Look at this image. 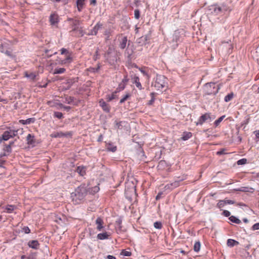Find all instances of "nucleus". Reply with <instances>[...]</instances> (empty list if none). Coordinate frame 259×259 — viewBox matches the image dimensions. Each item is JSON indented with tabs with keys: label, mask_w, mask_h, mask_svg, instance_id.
Returning <instances> with one entry per match:
<instances>
[{
	"label": "nucleus",
	"mask_w": 259,
	"mask_h": 259,
	"mask_svg": "<svg viewBox=\"0 0 259 259\" xmlns=\"http://www.w3.org/2000/svg\"><path fill=\"white\" fill-rule=\"evenodd\" d=\"M208 14L217 15H227L228 12H230L231 9L225 4H223L221 6L217 5H212L209 7Z\"/></svg>",
	"instance_id": "1"
},
{
	"label": "nucleus",
	"mask_w": 259,
	"mask_h": 259,
	"mask_svg": "<svg viewBox=\"0 0 259 259\" xmlns=\"http://www.w3.org/2000/svg\"><path fill=\"white\" fill-rule=\"evenodd\" d=\"M125 194L129 200H132L133 197L136 196V186L133 183L130 182L126 183Z\"/></svg>",
	"instance_id": "2"
},
{
	"label": "nucleus",
	"mask_w": 259,
	"mask_h": 259,
	"mask_svg": "<svg viewBox=\"0 0 259 259\" xmlns=\"http://www.w3.org/2000/svg\"><path fill=\"white\" fill-rule=\"evenodd\" d=\"M215 118L214 116H211L210 113H205L201 115L198 121L196 122V125L200 124L202 125L204 122L208 121L210 122Z\"/></svg>",
	"instance_id": "3"
},
{
	"label": "nucleus",
	"mask_w": 259,
	"mask_h": 259,
	"mask_svg": "<svg viewBox=\"0 0 259 259\" xmlns=\"http://www.w3.org/2000/svg\"><path fill=\"white\" fill-rule=\"evenodd\" d=\"M166 79L165 77L163 75H157L156 81H155V85L158 88H163L166 85Z\"/></svg>",
	"instance_id": "4"
},
{
	"label": "nucleus",
	"mask_w": 259,
	"mask_h": 259,
	"mask_svg": "<svg viewBox=\"0 0 259 259\" xmlns=\"http://www.w3.org/2000/svg\"><path fill=\"white\" fill-rule=\"evenodd\" d=\"M86 194V190L84 187H79L75 190L74 195L76 198L81 200Z\"/></svg>",
	"instance_id": "5"
},
{
	"label": "nucleus",
	"mask_w": 259,
	"mask_h": 259,
	"mask_svg": "<svg viewBox=\"0 0 259 259\" xmlns=\"http://www.w3.org/2000/svg\"><path fill=\"white\" fill-rule=\"evenodd\" d=\"M17 131L10 130L9 131H6L2 135L3 140L7 141L10 138L16 136Z\"/></svg>",
	"instance_id": "6"
},
{
	"label": "nucleus",
	"mask_w": 259,
	"mask_h": 259,
	"mask_svg": "<svg viewBox=\"0 0 259 259\" xmlns=\"http://www.w3.org/2000/svg\"><path fill=\"white\" fill-rule=\"evenodd\" d=\"M72 136V133L70 132H68L66 133H63L62 132H57L53 133L51 135V137L53 138H58V137H70Z\"/></svg>",
	"instance_id": "7"
},
{
	"label": "nucleus",
	"mask_w": 259,
	"mask_h": 259,
	"mask_svg": "<svg viewBox=\"0 0 259 259\" xmlns=\"http://www.w3.org/2000/svg\"><path fill=\"white\" fill-rule=\"evenodd\" d=\"M118 40L119 41V47L121 49H125L127 41V37L126 36L121 35L119 37Z\"/></svg>",
	"instance_id": "8"
},
{
	"label": "nucleus",
	"mask_w": 259,
	"mask_h": 259,
	"mask_svg": "<svg viewBox=\"0 0 259 259\" xmlns=\"http://www.w3.org/2000/svg\"><path fill=\"white\" fill-rule=\"evenodd\" d=\"M27 144L33 147L35 145L36 140L34 136L31 134H28L26 137Z\"/></svg>",
	"instance_id": "9"
},
{
	"label": "nucleus",
	"mask_w": 259,
	"mask_h": 259,
	"mask_svg": "<svg viewBox=\"0 0 259 259\" xmlns=\"http://www.w3.org/2000/svg\"><path fill=\"white\" fill-rule=\"evenodd\" d=\"M149 39V37L147 35L143 36L139 38H138L137 41V42L141 45H146L147 40Z\"/></svg>",
	"instance_id": "10"
},
{
	"label": "nucleus",
	"mask_w": 259,
	"mask_h": 259,
	"mask_svg": "<svg viewBox=\"0 0 259 259\" xmlns=\"http://www.w3.org/2000/svg\"><path fill=\"white\" fill-rule=\"evenodd\" d=\"M96 224L97 225V229L98 231H101V229L104 228V222L100 218H98L97 219V220H96Z\"/></svg>",
	"instance_id": "11"
},
{
	"label": "nucleus",
	"mask_w": 259,
	"mask_h": 259,
	"mask_svg": "<svg viewBox=\"0 0 259 259\" xmlns=\"http://www.w3.org/2000/svg\"><path fill=\"white\" fill-rule=\"evenodd\" d=\"M129 44L128 45L127 48L125 51V54L126 55L127 57L129 59L132 58V56L134 53V48L133 46L129 47Z\"/></svg>",
	"instance_id": "12"
},
{
	"label": "nucleus",
	"mask_w": 259,
	"mask_h": 259,
	"mask_svg": "<svg viewBox=\"0 0 259 259\" xmlns=\"http://www.w3.org/2000/svg\"><path fill=\"white\" fill-rule=\"evenodd\" d=\"M102 25L98 23L95 26L93 30H91V32L89 33V35H96L99 29L101 28Z\"/></svg>",
	"instance_id": "13"
},
{
	"label": "nucleus",
	"mask_w": 259,
	"mask_h": 259,
	"mask_svg": "<svg viewBox=\"0 0 259 259\" xmlns=\"http://www.w3.org/2000/svg\"><path fill=\"white\" fill-rule=\"evenodd\" d=\"M100 106H101L103 109L106 112H109L110 110L109 107L108 105L105 103L103 100H101L99 101Z\"/></svg>",
	"instance_id": "14"
},
{
	"label": "nucleus",
	"mask_w": 259,
	"mask_h": 259,
	"mask_svg": "<svg viewBox=\"0 0 259 259\" xmlns=\"http://www.w3.org/2000/svg\"><path fill=\"white\" fill-rule=\"evenodd\" d=\"M28 246L33 249H37L39 246V243L36 240H32L28 242Z\"/></svg>",
	"instance_id": "15"
},
{
	"label": "nucleus",
	"mask_w": 259,
	"mask_h": 259,
	"mask_svg": "<svg viewBox=\"0 0 259 259\" xmlns=\"http://www.w3.org/2000/svg\"><path fill=\"white\" fill-rule=\"evenodd\" d=\"M132 79L133 80V83H135L136 87L139 89L141 90L142 85L139 81V78L138 76H135L133 78H132Z\"/></svg>",
	"instance_id": "16"
},
{
	"label": "nucleus",
	"mask_w": 259,
	"mask_h": 259,
	"mask_svg": "<svg viewBox=\"0 0 259 259\" xmlns=\"http://www.w3.org/2000/svg\"><path fill=\"white\" fill-rule=\"evenodd\" d=\"M227 244L229 247H233L234 246L239 244V242L235 240L229 239L227 240Z\"/></svg>",
	"instance_id": "17"
},
{
	"label": "nucleus",
	"mask_w": 259,
	"mask_h": 259,
	"mask_svg": "<svg viewBox=\"0 0 259 259\" xmlns=\"http://www.w3.org/2000/svg\"><path fill=\"white\" fill-rule=\"evenodd\" d=\"M109 235L107 232L98 234L97 235L98 239L100 240H104L108 238Z\"/></svg>",
	"instance_id": "18"
},
{
	"label": "nucleus",
	"mask_w": 259,
	"mask_h": 259,
	"mask_svg": "<svg viewBox=\"0 0 259 259\" xmlns=\"http://www.w3.org/2000/svg\"><path fill=\"white\" fill-rule=\"evenodd\" d=\"M35 121V119L34 118H29L26 120H20L19 121L20 123L23 124H28L30 123H33Z\"/></svg>",
	"instance_id": "19"
},
{
	"label": "nucleus",
	"mask_w": 259,
	"mask_h": 259,
	"mask_svg": "<svg viewBox=\"0 0 259 259\" xmlns=\"http://www.w3.org/2000/svg\"><path fill=\"white\" fill-rule=\"evenodd\" d=\"M76 171L80 176H83L85 174V168L83 166H78L76 169Z\"/></svg>",
	"instance_id": "20"
},
{
	"label": "nucleus",
	"mask_w": 259,
	"mask_h": 259,
	"mask_svg": "<svg viewBox=\"0 0 259 259\" xmlns=\"http://www.w3.org/2000/svg\"><path fill=\"white\" fill-rule=\"evenodd\" d=\"M84 1L85 0H77L76 1L77 7L79 11H80L82 8H83L84 4Z\"/></svg>",
	"instance_id": "21"
},
{
	"label": "nucleus",
	"mask_w": 259,
	"mask_h": 259,
	"mask_svg": "<svg viewBox=\"0 0 259 259\" xmlns=\"http://www.w3.org/2000/svg\"><path fill=\"white\" fill-rule=\"evenodd\" d=\"M76 80L75 78L70 79L67 80L66 82L67 87L65 88V89L66 90L69 89L71 87V85L73 84V83H74L76 81Z\"/></svg>",
	"instance_id": "22"
},
{
	"label": "nucleus",
	"mask_w": 259,
	"mask_h": 259,
	"mask_svg": "<svg viewBox=\"0 0 259 259\" xmlns=\"http://www.w3.org/2000/svg\"><path fill=\"white\" fill-rule=\"evenodd\" d=\"M25 76L29 78L31 80H33L36 77V75L32 72L28 73L27 72H25Z\"/></svg>",
	"instance_id": "23"
},
{
	"label": "nucleus",
	"mask_w": 259,
	"mask_h": 259,
	"mask_svg": "<svg viewBox=\"0 0 259 259\" xmlns=\"http://www.w3.org/2000/svg\"><path fill=\"white\" fill-rule=\"evenodd\" d=\"M49 21L52 26H57V23L59 21L58 17H50Z\"/></svg>",
	"instance_id": "24"
},
{
	"label": "nucleus",
	"mask_w": 259,
	"mask_h": 259,
	"mask_svg": "<svg viewBox=\"0 0 259 259\" xmlns=\"http://www.w3.org/2000/svg\"><path fill=\"white\" fill-rule=\"evenodd\" d=\"M15 208H16V207L14 205H8L5 207L6 212L8 213L12 212L14 210Z\"/></svg>",
	"instance_id": "25"
},
{
	"label": "nucleus",
	"mask_w": 259,
	"mask_h": 259,
	"mask_svg": "<svg viewBox=\"0 0 259 259\" xmlns=\"http://www.w3.org/2000/svg\"><path fill=\"white\" fill-rule=\"evenodd\" d=\"M200 242L199 241L196 242L194 245V250L196 252H198L200 250Z\"/></svg>",
	"instance_id": "26"
},
{
	"label": "nucleus",
	"mask_w": 259,
	"mask_h": 259,
	"mask_svg": "<svg viewBox=\"0 0 259 259\" xmlns=\"http://www.w3.org/2000/svg\"><path fill=\"white\" fill-rule=\"evenodd\" d=\"M233 97H234V94L233 93H231L230 94H229L226 96H225L224 100H225V102H228L231 101L232 99V98H233Z\"/></svg>",
	"instance_id": "27"
},
{
	"label": "nucleus",
	"mask_w": 259,
	"mask_h": 259,
	"mask_svg": "<svg viewBox=\"0 0 259 259\" xmlns=\"http://www.w3.org/2000/svg\"><path fill=\"white\" fill-rule=\"evenodd\" d=\"M229 220L233 222V223H236V224H240L241 223V221L236 218L234 216H231L229 218Z\"/></svg>",
	"instance_id": "28"
},
{
	"label": "nucleus",
	"mask_w": 259,
	"mask_h": 259,
	"mask_svg": "<svg viewBox=\"0 0 259 259\" xmlns=\"http://www.w3.org/2000/svg\"><path fill=\"white\" fill-rule=\"evenodd\" d=\"M191 136H192V134L191 133H184V134L182 137V139L183 140H187L188 139H189Z\"/></svg>",
	"instance_id": "29"
},
{
	"label": "nucleus",
	"mask_w": 259,
	"mask_h": 259,
	"mask_svg": "<svg viewBox=\"0 0 259 259\" xmlns=\"http://www.w3.org/2000/svg\"><path fill=\"white\" fill-rule=\"evenodd\" d=\"M65 69L64 68H60L58 69H55L54 72V74H61L65 72Z\"/></svg>",
	"instance_id": "30"
},
{
	"label": "nucleus",
	"mask_w": 259,
	"mask_h": 259,
	"mask_svg": "<svg viewBox=\"0 0 259 259\" xmlns=\"http://www.w3.org/2000/svg\"><path fill=\"white\" fill-rule=\"evenodd\" d=\"M99 187L98 186H96L91 189V190H90V193L92 194L96 193L99 191Z\"/></svg>",
	"instance_id": "31"
},
{
	"label": "nucleus",
	"mask_w": 259,
	"mask_h": 259,
	"mask_svg": "<svg viewBox=\"0 0 259 259\" xmlns=\"http://www.w3.org/2000/svg\"><path fill=\"white\" fill-rule=\"evenodd\" d=\"M225 116V115L222 116L221 117L219 118L218 119L215 121L214 124L216 126H217L220 124V123L223 120Z\"/></svg>",
	"instance_id": "32"
},
{
	"label": "nucleus",
	"mask_w": 259,
	"mask_h": 259,
	"mask_svg": "<svg viewBox=\"0 0 259 259\" xmlns=\"http://www.w3.org/2000/svg\"><path fill=\"white\" fill-rule=\"evenodd\" d=\"M130 97V95L129 94H126L120 101V103H123L126 100H127L129 97Z\"/></svg>",
	"instance_id": "33"
},
{
	"label": "nucleus",
	"mask_w": 259,
	"mask_h": 259,
	"mask_svg": "<svg viewBox=\"0 0 259 259\" xmlns=\"http://www.w3.org/2000/svg\"><path fill=\"white\" fill-rule=\"evenodd\" d=\"M170 186H172L173 188L177 187L179 186V182H175L173 183H171L170 184H168L166 186V187H167L168 188H170Z\"/></svg>",
	"instance_id": "34"
},
{
	"label": "nucleus",
	"mask_w": 259,
	"mask_h": 259,
	"mask_svg": "<svg viewBox=\"0 0 259 259\" xmlns=\"http://www.w3.org/2000/svg\"><path fill=\"white\" fill-rule=\"evenodd\" d=\"M154 226L155 228L156 229H160L162 227V224L160 222H156L155 223H154Z\"/></svg>",
	"instance_id": "35"
},
{
	"label": "nucleus",
	"mask_w": 259,
	"mask_h": 259,
	"mask_svg": "<svg viewBox=\"0 0 259 259\" xmlns=\"http://www.w3.org/2000/svg\"><path fill=\"white\" fill-rule=\"evenodd\" d=\"M54 116L59 119H61L63 117V114L60 112H55L54 113Z\"/></svg>",
	"instance_id": "36"
},
{
	"label": "nucleus",
	"mask_w": 259,
	"mask_h": 259,
	"mask_svg": "<svg viewBox=\"0 0 259 259\" xmlns=\"http://www.w3.org/2000/svg\"><path fill=\"white\" fill-rule=\"evenodd\" d=\"M116 92L113 93L111 95H108L107 97V99L109 101H111L112 100L115 98V94Z\"/></svg>",
	"instance_id": "37"
},
{
	"label": "nucleus",
	"mask_w": 259,
	"mask_h": 259,
	"mask_svg": "<svg viewBox=\"0 0 259 259\" xmlns=\"http://www.w3.org/2000/svg\"><path fill=\"white\" fill-rule=\"evenodd\" d=\"M246 161H247V160L246 159H244V158L243 159H241L237 161V164L238 165L244 164L246 163Z\"/></svg>",
	"instance_id": "38"
},
{
	"label": "nucleus",
	"mask_w": 259,
	"mask_h": 259,
	"mask_svg": "<svg viewBox=\"0 0 259 259\" xmlns=\"http://www.w3.org/2000/svg\"><path fill=\"white\" fill-rule=\"evenodd\" d=\"M110 31L109 30H106L104 32V35L106 36V39H109V35L110 34Z\"/></svg>",
	"instance_id": "39"
},
{
	"label": "nucleus",
	"mask_w": 259,
	"mask_h": 259,
	"mask_svg": "<svg viewBox=\"0 0 259 259\" xmlns=\"http://www.w3.org/2000/svg\"><path fill=\"white\" fill-rule=\"evenodd\" d=\"M259 229V223L254 224L252 227V230H257Z\"/></svg>",
	"instance_id": "40"
},
{
	"label": "nucleus",
	"mask_w": 259,
	"mask_h": 259,
	"mask_svg": "<svg viewBox=\"0 0 259 259\" xmlns=\"http://www.w3.org/2000/svg\"><path fill=\"white\" fill-rule=\"evenodd\" d=\"M122 254L123 255H124V256H129L131 255V252H130V251H125V250H123L122 251Z\"/></svg>",
	"instance_id": "41"
},
{
	"label": "nucleus",
	"mask_w": 259,
	"mask_h": 259,
	"mask_svg": "<svg viewBox=\"0 0 259 259\" xmlns=\"http://www.w3.org/2000/svg\"><path fill=\"white\" fill-rule=\"evenodd\" d=\"M225 203L224 201H220L218 203V206L219 208H221L222 207H223L225 205Z\"/></svg>",
	"instance_id": "42"
},
{
	"label": "nucleus",
	"mask_w": 259,
	"mask_h": 259,
	"mask_svg": "<svg viewBox=\"0 0 259 259\" xmlns=\"http://www.w3.org/2000/svg\"><path fill=\"white\" fill-rule=\"evenodd\" d=\"M49 52H50V51H49V50H46L45 51V53H46V54H47V57H48V58H49V57H51V56L53 55V54H57V52H54V53H53V54H48V53Z\"/></svg>",
	"instance_id": "43"
},
{
	"label": "nucleus",
	"mask_w": 259,
	"mask_h": 259,
	"mask_svg": "<svg viewBox=\"0 0 259 259\" xmlns=\"http://www.w3.org/2000/svg\"><path fill=\"white\" fill-rule=\"evenodd\" d=\"M23 230H24V231L25 232V233H27V234H28V233H30V229H29V228H28V227H25L23 228Z\"/></svg>",
	"instance_id": "44"
},
{
	"label": "nucleus",
	"mask_w": 259,
	"mask_h": 259,
	"mask_svg": "<svg viewBox=\"0 0 259 259\" xmlns=\"http://www.w3.org/2000/svg\"><path fill=\"white\" fill-rule=\"evenodd\" d=\"M223 214L226 216V217H229L230 216V212L228 211V210H224L223 211Z\"/></svg>",
	"instance_id": "45"
},
{
	"label": "nucleus",
	"mask_w": 259,
	"mask_h": 259,
	"mask_svg": "<svg viewBox=\"0 0 259 259\" xmlns=\"http://www.w3.org/2000/svg\"><path fill=\"white\" fill-rule=\"evenodd\" d=\"M225 204H233L234 202L231 200H224Z\"/></svg>",
	"instance_id": "46"
},
{
	"label": "nucleus",
	"mask_w": 259,
	"mask_h": 259,
	"mask_svg": "<svg viewBox=\"0 0 259 259\" xmlns=\"http://www.w3.org/2000/svg\"><path fill=\"white\" fill-rule=\"evenodd\" d=\"M108 149L112 152H115L116 150V147L114 146L111 148L108 147Z\"/></svg>",
	"instance_id": "47"
},
{
	"label": "nucleus",
	"mask_w": 259,
	"mask_h": 259,
	"mask_svg": "<svg viewBox=\"0 0 259 259\" xmlns=\"http://www.w3.org/2000/svg\"><path fill=\"white\" fill-rule=\"evenodd\" d=\"M254 133L255 134L256 138L259 140V130L255 131L254 132Z\"/></svg>",
	"instance_id": "48"
},
{
	"label": "nucleus",
	"mask_w": 259,
	"mask_h": 259,
	"mask_svg": "<svg viewBox=\"0 0 259 259\" xmlns=\"http://www.w3.org/2000/svg\"><path fill=\"white\" fill-rule=\"evenodd\" d=\"M128 79L127 78V76H125L124 78L122 79V83L124 84L126 83V82L128 81Z\"/></svg>",
	"instance_id": "49"
},
{
	"label": "nucleus",
	"mask_w": 259,
	"mask_h": 259,
	"mask_svg": "<svg viewBox=\"0 0 259 259\" xmlns=\"http://www.w3.org/2000/svg\"><path fill=\"white\" fill-rule=\"evenodd\" d=\"M135 16H140V11L139 10H135Z\"/></svg>",
	"instance_id": "50"
},
{
	"label": "nucleus",
	"mask_w": 259,
	"mask_h": 259,
	"mask_svg": "<svg viewBox=\"0 0 259 259\" xmlns=\"http://www.w3.org/2000/svg\"><path fill=\"white\" fill-rule=\"evenodd\" d=\"M224 47H229V49H231L232 47V45L227 42L224 44Z\"/></svg>",
	"instance_id": "51"
},
{
	"label": "nucleus",
	"mask_w": 259,
	"mask_h": 259,
	"mask_svg": "<svg viewBox=\"0 0 259 259\" xmlns=\"http://www.w3.org/2000/svg\"><path fill=\"white\" fill-rule=\"evenodd\" d=\"M125 84H123V83H120L119 85V88L120 90H123L124 89Z\"/></svg>",
	"instance_id": "52"
},
{
	"label": "nucleus",
	"mask_w": 259,
	"mask_h": 259,
	"mask_svg": "<svg viewBox=\"0 0 259 259\" xmlns=\"http://www.w3.org/2000/svg\"><path fill=\"white\" fill-rule=\"evenodd\" d=\"M73 100V98L70 97L68 99H66V102H67V103L69 104L72 102Z\"/></svg>",
	"instance_id": "53"
},
{
	"label": "nucleus",
	"mask_w": 259,
	"mask_h": 259,
	"mask_svg": "<svg viewBox=\"0 0 259 259\" xmlns=\"http://www.w3.org/2000/svg\"><path fill=\"white\" fill-rule=\"evenodd\" d=\"M61 51V53L62 54H64L66 53H68L67 50L66 49H64V48L62 49Z\"/></svg>",
	"instance_id": "54"
},
{
	"label": "nucleus",
	"mask_w": 259,
	"mask_h": 259,
	"mask_svg": "<svg viewBox=\"0 0 259 259\" xmlns=\"http://www.w3.org/2000/svg\"><path fill=\"white\" fill-rule=\"evenodd\" d=\"M178 34L179 33L177 31H176L174 34V36H175L176 40H177L178 38Z\"/></svg>",
	"instance_id": "55"
},
{
	"label": "nucleus",
	"mask_w": 259,
	"mask_h": 259,
	"mask_svg": "<svg viewBox=\"0 0 259 259\" xmlns=\"http://www.w3.org/2000/svg\"><path fill=\"white\" fill-rule=\"evenodd\" d=\"M108 259H116L115 257L112 255H108L107 256Z\"/></svg>",
	"instance_id": "56"
},
{
	"label": "nucleus",
	"mask_w": 259,
	"mask_h": 259,
	"mask_svg": "<svg viewBox=\"0 0 259 259\" xmlns=\"http://www.w3.org/2000/svg\"><path fill=\"white\" fill-rule=\"evenodd\" d=\"M224 153V150H221L217 152L218 155H221Z\"/></svg>",
	"instance_id": "57"
},
{
	"label": "nucleus",
	"mask_w": 259,
	"mask_h": 259,
	"mask_svg": "<svg viewBox=\"0 0 259 259\" xmlns=\"http://www.w3.org/2000/svg\"><path fill=\"white\" fill-rule=\"evenodd\" d=\"M164 164V161H161L159 163V164H158V167L159 168H160V166H161V165H162L163 164Z\"/></svg>",
	"instance_id": "58"
},
{
	"label": "nucleus",
	"mask_w": 259,
	"mask_h": 259,
	"mask_svg": "<svg viewBox=\"0 0 259 259\" xmlns=\"http://www.w3.org/2000/svg\"><path fill=\"white\" fill-rule=\"evenodd\" d=\"M91 5H95L96 4V0H91L90 2Z\"/></svg>",
	"instance_id": "59"
},
{
	"label": "nucleus",
	"mask_w": 259,
	"mask_h": 259,
	"mask_svg": "<svg viewBox=\"0 0 259 259\" xmlns=\"http://www.w3.org/2000/svg\"><path fill=\"white\" fill-rule=\"evenodd\" d=\"M6 148H7V150L8 151H9V152H10V151H11V146H10V145H8V146H7L6 147Z\"/></svg>",
	"instance_id": "60"
},
{
	"label": "nucleus",
	"mask_w": 259,
	"mask_h": 259,
	"mask_svg": "<svg viewBox=\"0 0 259 259\" xmlns=\"http://www.w3.org/2000/svg\"><path fill=\"white\" fill-rule=\"evenodd\" d=\"M161 195V193H158V194L156 196V199L157 200L159 199L160 198Z\"/></svg>",
	"instance_id": "61"
},
{
	"label": "nucleus",
	"mask_w": 259,
	"mask_h": 259,
	"mask_svg": "<svg viewBox=\"0 0 259 259\" xmlns=\"http://www.w3.org/2000/svg\"><path fill=\"white\" fill-rule=\"evenodd\" d=\"M98 51H96V56H94V59H95V60L97 59V58H98Z\"/></svg>",
	"instance_id": "62"
},
{
	"label": "nucleus",
	"mask_w": 259,
	"mask_h": 259,
	"mask_svg": "<svg viewBox=\"0 0 259 259\" xmlns=\"http://www.w3.org/2000/svg\"><path fill=\"white\" fill-rule=\"evenodd\" d=\"M62 220L60 218H57V220H56V221L58 223H59L60 221H61Z\"/></svg>",
	"instance_id": "63"
},
{
	"label": "nucleus",
	"mask_w": 259,
	"mask_h": 259,
	"mask_svg": "<svg viewBox=\"0 0 259 259\" xmlns=\"http://www.w3.org/2000/svg\"><path fill=\"white\" fill-rule=\"evenodd\" d=\"M62 220L60 218H57V220H56V221L58 223H59L60 221H61Z\"/></svg>",
	"instance_id": "64"
}]
</instances>
